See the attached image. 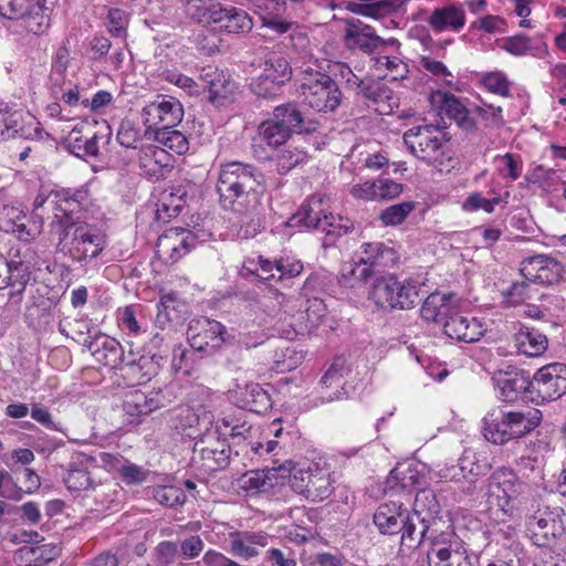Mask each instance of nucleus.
<instances>
[{
	"mask_svg": "<svg viewBox=\"0 0 566 566\" xmlns=\"http://www.w3.org/2000/svg\"><path fill=\"white\" fill-rule=\"evenodd\" d=\"M216 188L222 207L237 213L255 212L264 192L262 175L241 161L220 165Z\"/></svg>",
	"mask_w": 566,
	"mask_h": 566,
	"instance_id": "nucleus-1",
	"label": "nucleus"
},
{
	"mask_svg": "<svg viewBox=\"0 0 566 566\" xmlns=\"http://www.w3.org/2000/svg\"><path fill=\"white\" fill-rule=\"evenodd\" d=\"M542 412L538 409L514 411L506 408H493L483 418L482 432L484 438L494 444L518 439L541 422Z\"/></svg>",
	"mask_w": 566,
	"mask_h": 566,
	"instance_id": "nucleus-2",
	"label": "nucleus"
},
{
	"mask_svg": "<svg viewBox=\"0 0 566 566\" xmlns=\"http://www.w3.org/2000/svg\"><path fill=\"white\" fill-rule=\"evenodd\" d=\"M530 491L528 483L521 480L512 469L500 467L488 480L486 502L490 507H496L504 515L513 517Z\"/></svg>",
	"mask_w": 566,
	"mask_h": 566,
	"instance_id": "nucleus-3",
	"label": "nucleus"
},
{
	"mask_svg": "<svg viewBox=\"0 0 566 566\" xmlns=\"http://www.w3.org/2000/svg\"><path fill=\"white\" fill-rule=\"evenodd\" d=\"M284 474L290 476L292 489L306 500L318 502L333 492V482L328 469L316 462L293 463L286 461L281 465Z\"/></svg>",
	"mask_w": 566,
	"mask_h": 566,
	"instance_id": "nucleus-4",
	"label": "nucleus"
},
{
	"mask_svg": "<svg viewBox=\"0 0 566 566\" xmlns=\"http://www.w3.org/2000/svg\"><path fill=\"white\" fill-rule=\"evenodd\" d=\"M403 142L409 151L420 160L439 169H444L451 157L447 154L444 133L437 126L424 124L413 126L403 133Z\"/></svg>",
	"mask_w": 566,
	"mask_h": 566,
	"instance_id": "nucleus-5",
	"label": "nucleus"
},
{
	"mask_svg": "<svg viewBox=\"0 0 566 566\" xmlns=\"http://www.w3.org/2000/svg\"><path fill=\"white\" fill-rule=\"evenodd\" d=\"M419 289L420 283L415 279L399 280L390 275L373 284L368 298L382 310H410L419 301Z\"/></svg>",
	"mask_w": 566,
	"mask_h": 566,
	"instance_id": "nucleus-6",
	"label": "nucleus"
},
{
	"mask_svg": "<svg viewBox=\"0 0 566 566\" xmlns=\"http://www.w3.org/2000/svg\"><path fill=\"white\" fill-rule=\"evenodd\" d=\"M300 94L304 103L317 112L334 111L340 102L337 84L328 75L312 67L302 71Z\"/></svg>",
	"mask_w": 566,
	"mask_h": 566,
	"instance_id": "nucleus-7",
	"label": "nucleus"
},
{
	"mask_svg": "<svg viewBox=\"0 0 566 566\" xmlns=\"http://www.w3.org/2000/svg\"><path fill=\"white\" fill-rule=\"evenodd\" d=\"M291 75L292 67L283 53L271 51L264 55L259 74L252 80L251 88L258 96H272L291 78Z\"/></svg>",
	"mask_w": 566,
	"mask_h": 566,
	"instance_id": "nucleus-8",
	"label": "nucleus"
},
{
	"mask_svg": "<svg viewBox=\"0 0 566 566\" xmlns=\"http://www.w3.org/2000/svg\"><path fill=\"white\" fill-rule=\"evenodd\" d=\"M84 192L70 189L42 186L34 198L33 209L48 207L53 212V218L63 227L81 208Z\"/></svg>",
	"mask_w": 566,
	"mask_h": 566,
	"instance_id": "nucleus-9",
	"label": "nucleus"
},
{
	"mask_svg": "<svg viewBox=\"0 0 566 566\" xmlns=\"http://www.w3.org/2000/svg\"><path fill=\"white\" fill-rule=\"evenodd\" d=\"M0 15L22 19L24 28L34 34L43 33L50 25V9L44 0H0Z\"/></svg>",
	"mask_w": 566,
	"mask_h": 566,
	"instance_id": "nucleus-10",
	"label": "nucleus"
},
{
	"mask_svg": "<svg viewBox=\"0 0 566 566\" xmlns=\"http://www.w3.org/2000/svg\"><path fill=\"white\" fill-rule=\"evenodd\" d=\"M564 511L560 507L544 506L527 518L526 531L538 547H548L564 534Z\"/></svg>",
	"mask_w": 566,
	"mask_h": 566,
	"instance_id": "nucleus-11",
	"label": "nucleus"
},
{
	"mask_svg": "<svg viewBox=\"0 0 566 566\" xmlns=\"http://www.w3.org/2000/svg\"><path fill=\"white\" fill-rule=\"evenodd\" d=\"M566 394V365L553 363L537 369L531 378V400L539 403Z\"/></svg>",
	"mask_w": 566,
	"mask_h": 566,
	"instance_id": "nucleus-12",
	"label": "nucleus"
},
{
	"mask_svg": "<svg viewBox=\"0 0 566 566\" xmlns=\"http://www.w3.org/2000/svg\"><path fill=\"white\" fill-rule=\"evenodd\" d=\"M427 558L429 566H475L474 557L468 554L453 533H441L436 536Z\"/></svg>",
	"mask_w": 566,
	"mask_h": 566,
	"instance_id": "nucleus-13",
	"label": "nucleus"
},
{
	"mask_svg": "<svg viewBox=\"0 0 566 566\" xmlns=\"http://www.w3.org/2000/svg\"><path fill=\"white\" fill-rule=\"evenodd\" d=\"M182 117L181 103L170 96H157L142 109V118L147 130H154V133L163 128H174Z\"/></svg>",
	"mask_w": 566,
	"mask_h": 566,
	"instance_id": "nucleus-14",
	"label": "nucleus"
},
{
	"mask_svg": "<svg viewBox=\"0 0 566 566\" xmlns=\"http://www.w3.org/2000/svg\"><path fill=\"white\" fill-rule=\"evenodd\" d=\"M187 338L195 350L213 353L227 342L228 332L218 321L199 317L190 321Z\"/></svg>",
	"mask_w": 566,
	"mask_h": 566,
	"instance_id": "nucleus-15",
	"label": "nucleus"
},
{
	"mask_svg": "<svg viewBox=\"0 0 566 566\" xmlns=\"http://www.w3.org/2000/svg\"><path fill=\"white\" fill-rule=\"evenodd\" d=\"M243 268L263 281H270L276 277L277 280L292 279L300 275L303 271L302 262L294 256H283L272 262L258 255L244 261Z\"/></svg>",
	"mask_w": 566,
	"mask_h": 566,
	"instance_id": "nucleus-16",
	"label": "nucleus"
},
{
	"mask_svg": "<svg viewBox=\"0 0 566 566\" xmlns=\"http://www.w3.org/2000/svg\"><path fill=\"white\" fill-rule=\"evenodd\" d=\"M427 467L423 463H400L394 468L385 482V492L390 494H411L426 488Z\"/></svg>",
	"mask_w": 566,
	"mask_h": 566,
	"instance_id": "nucleus-17",
	"label": "nucleus"
},
{
	"mask_svg": "<svg viewBox=\"0 0 566 566\" xmlns=\"http://www.w3.org/2000/svg\"><path fill=\"white\" fill-rule=\"evenodd\" d=\"M63 228V239L72 233L74 250L81 255V259H94L103 251L105 247L104 237L88 224L72 217L64 223Z\"/></svg>",
	"mask_w": 566,
	"mask_h": 566,
	"instance_id": "nucleus-18",
	"label": "nucleus"
},
{
	"mask_svg": "<svg viewBox=\"0 0 566 566\" xmlns=\"http://www.w3.org/2000/svg\"><path fill=\"white\" fill-rule=\"evenodd\" d=\"M520 271L527 281L539 284H554L560 280L564 266L551 255L537 254L524 259Z\"/></svg>",
	"mask_w": 566,
	"mask_h": 566,
	"instance_id": "nucleus-19",
	"label": "nucleus"
},
{
	"mask_svg": "<svg viewBox=\"0 0 566 566\" xmlns=\"http://www.w3.org/2000/svg\"><path fill=\"white\" fill-rule=\"evenodd\" d=\"M444 334L457 342L475 343L486 332L482 319L463 315L455 310L443 323Z\"/></svg>",
	"mask_w": 566,
	"mask_h": 566,
	"instance_id": "nucleus-20",
	"label": "nucleus"
},
{
	"mask_svg": "<svg viewBox=\"0 0 566 566\" xmlns=\"http://www.w3.org/2000/svg\"><path fill=\"white\" fill-rule=\"evenodd\" d=\"M290 137L286 130L268 119L260 124L256 136L253 138V154L260 160L273 158V153L284 146Z\"/></svg>",
	"mask_w": 566,
	"mask_h": 566,
	"instance_id": "nucleus-21",
	"label": "nucleus"
},
{
	"mask_svg": "<svg viewBox=\"0 0 566 566\" xmlns=\"http://www.w3.org/2000/svg\"><path fill=\"white\" fill-rule=\"evenodd\" d=\"M196 245V235L184 228L167 230L157 241V253L167 261L176 262Z\"/></svg>",
	"mask_w": 566,
	"mask_h": 566,
	"instance_id": "nucleus-22",
	"label": "nucleus"
},
{
	"mask_svg": "<svg viewBox=\"0 0 566 566\" xmlns=\"http://www.w3.org/2000/svg\"><path fill=\"white\" fill-rule=\"evenodd\" d=\"M493 380L500 398L504 401H514L523 391L531 396V379L522 369L513 366L499 369L494 373Z\"/></svg>",
	"mask_w": 566,
	"mask_h": 566,
	"instance_id": "nucleus-23",
	"label": "nucleus"
},
{
	"mask_svg": "<svg viewBox=\"0 0 566 566\" xmlns=\"http://www.w3.org/2000/svg\"><path fill=\"white\" fill-rule=\"evenodd\" d=\"M200 80L209 92L210 102L218 106L230 102L237 90V85L230 75L218 67L208 66L202 69Z\"/></svg>",
	"mask_w": 566,
	"mask_h": 566,
	"instance_id": "nucleus-24",
	"label": "nucleus"
},
{
	"mask_svg": "<svg viewBox=\"0 0 566 566\" xmlns=\"http://www.w3.org/2000/svg\"><path fill=\"white\" fill-rule=\"evenodd\" d=\"M329 198L326 196H313L310 200L302 205L301 208L294 213L286 222L291 228H312L319 230L324 214L329 209Z\"/></svg>",
	"mask_w": 566,
	"mask_h": 566,
	"instance_id": "nucleus-25",
	"label": "nucleus"
},
{
	"mask_svg": "<svg viewBox=\"0 0 566 566\" xmlns=\"http://www.w3.org/2000/svg\"><path fill=\"white\" fill-rule=\"evenodd\" d=\"M287 134H310L317 129V123L305 120L301 112L294 104H284L274 108L270 118Z\"/></svg>",
	"mask_w": 566,
	"mask_h": 566,
	"instance_id": "nucleus-26",
	"label": "nucleus"
},
{
	"mask_svg": "<svg viewBox=\"0 0 566 566\" xmlns=\"http://www.w3.org/2000/svg\"><path fill=\"white\" fill-rule=\"evenodd\" d=\"M408 511L402 503L390 501L378 506L374 523L381 534L392 535L401 531Z\"/></svg>",
	"mask_w": 566,
	"mask_h": 566,
	"instance_id": "nucleus-27",
	"label": "nucleus"
},
{
	"mask_svg": "<svg viewBox=\"0 0 566 566\" xmlns=\"http://www.w3.org/2000/svg\"><path fill=\"white\" fill-rule=\"evenodd\" d=\"M269 544V536L263 532L230 533L229 552L242 559H251L260 554V549Z\"/></svg>",
	"mask_w": 566,
	"mask_h": 566,
	"instance_id": "nucleus-28",
	"label": "nucleus"
},
{
	"mask_svg": "<svg viewBox=\"0 0 566 566\" xmlns=\"http://www.w3.org/2000/svg\"><path fill=\"white\" fill-rule=\"evenodd\" d=\"M359 94L370 101L375 111L380 115H389L399 106L398 97H396L390 88L380 82L359 81Z\"/></svg>",
	"mask_w": 566,
	"mask_h": 566,
	"instance_id": "nucleus-29",
	"label": "nucleus"
},
{
	"mask_svg": "<svg viewBox=\"0 0 566 566\" xmlns=\"http://www.w3.org/2000/svg\"><path fill=\"white\" fill-rule=\"evenodd\" d=\"M217 14L212 25H217L221 32L240 34L248 33L253 28V20L249 13L237 7L221 3Z\"/></svg>",
	"mask_w": 566,
	"mask_h": 566,
	"instance_id": "nucleus-30",
	"label": "nucleus"
},
{
	"mask_svg": "<svg viewBox=\"0 0 566 566\" xmlns=\"http://www.w3.org/2000/svg\"><path fill=\"white\" fill-rule=\"evenodd\" d=\"M231 392L235 403L242 409L259 413L271 406L270 396L256 382L237 384Z\"/></svg>",
	"mask_w": 566,
	"mask_h": 566,
	"instance_id": "nucleus-31",
	"label": "nucleus"
},
{
	"mask_svg": "<svg viewBox=\"0 0 566 566\" xmlns=\"http://www.w3.org/2000/svg\"><path fill=\"white\" fill-rule=\"evenodd\" d=\"M216 434L214 432L213 434L209 433L206 439H214ZM206 443L207 441L203 439L195 443V452L200 453L203 467L210 471L224 468L229 462L230 447L224 441L220 440L210 441L208 444Z\"/></svg>",
	"mask_w": 566,
	"mask_h": 566,
	"instance_id": "nucleus-32",
	"label": "nucleus"
},
{
	"mask_svg": "<svg viewBox=\"0 0 566 566\" xmlns=\"http://www.w3.org/2000/svg\"><path fill=\"white\" fill-rule=\"evenodd\" d=\"M219 436H229L233 440L248 441V446L260 434V427L250 423L243 412L233 417H224L217 421L216 431Z\"/></svg>",
	"mask_w": 566,
	"mask_h": 566,
	"instance_id": "nucleus-33",
	"label": "nucleus"
},
{
	"mask_svg": "<svg viewBox=\"0 0 566 566\" xmlns=\"http://www.w3.org/2000/svg\"><path fill=\"white\" fill-rule=\"evenodd\" d=\"M279 473L284 478V470L279 468H268L266 470H252L244 473L239 479V486L250 494L268 492L277 484Z\"/></svg>",
	"mask_w": 566,
	"mask_h": 566,
	"instance_id": "nucleus-34",
	"label": "nucleus"
},
{
	"mask_svg": "<svg viewBox=\"0 0 566 566\" xmlns=\"http://www.w3.org/2000/svg\"><path fill=\"white\" fill-rule=\"evenodd\" d=\"M428 23L437 32H459L465 24V12L457 4L437 8L429 17Z\"/></svg>",
	"mask_w": 566,
	"mask_h": 566,
	"instance_id": "nucleus-35",
	"label": "nucleus"
},
{
	"mask_svg": "<svg viewBox=\"0 0 566 566\" xmlns=\"http://www.w3.org/2000/svg\"><path fill=\"white\" fill-rule=\"evenodd\" d=\"M514 346L520 354L528 357H538L547 350L548 339L538 329L521 326L514 334Z\"/></svg>",
	"mask_w": 566,
	"mask_h": 566,
	"instance_id": "nucleus-36",
	"label": "nucleus"
},
{
	"mask_svg": "<svg viewBox=\"0 0 566 566\" xmlns=\"http://www.w3.org/2000/svg\"><path fill=\"white\" fill-rule=\"evenodd\" d=\"M137 157L140 169L149 177L163 176L164 170L169 166V156L166 149L157 145L142 146Z\"/></svg>",
	"mask_w": 566,
	"mask_h": 566,
	"instance_id": "nucleus-37",
	"label": "nucleus"
},
{
	"mask_svg": "<svg viewBox=\"0 0 566 566\" xmlns=\"http://www.w3.org/2000/svg\"><path fill=\"white\" fill-rule=\"evenodd\" d=\"M452 294L432 293L423 302L420 313L428 322H443L454 311Z\"/></svg>",
	"mask_w": 566,
	"mask_h": 566,
	"instance_id": "nucleus-38",
	"label": "nucleus"
},
{
	"mask_svg": "<svg viewBox=\"0 0 566 566\" xmlns=\"http://www.w3.org/2000/svg\"><path fill=\"white\" fill-rule=\"evenodd\" d=\"M221 2L219 0H182L186 18L191 22L212 25Z\"/></svg>",
	"mask_w": 566,
	"mask_h": 566,
	"instance_id": "nucleus-39",
	"label": "nucleus"
},
{
	"mask_svg": "<svg viewBox=\"0 0 566 566\" xmlns=\"http://www.w3.org/2000/svg\"><path fill=\"white\" fill-rule=\"evenodd\" d=\"M349 373L346 360L342 357L336 358L329 368L326 370L321 379V385L326 389H335L333 392L327 394L323 399L325 401H333L340 399L343 396L344 377Z\"/></svg>",
	"mask_w": 566,
	"mask_h": 566,
	"instance_id": "nucleus-40",
	"label": "nucleus"
},
{
	"mask_svg": "<svg viewBox=\"0 0 566 566\" xmlns=\"http://www.w3.org/2000/svg\"><path fill=\"white\" fill-rule=\"evenodd\" d=\"M158 407L159 403L154 397L139 390L129 392L123 403V409L130 418V422L138 421L140 417L149 415Z\"/></svg>",
	"mask_w": 566,
	"mask_h": 566,
	"instance_id": "nucleus-41",
	"label": "nucleus"
},
{
	"mask_svg": "<svg viewBox=\"0 0 566 566\" xmlns=\"http://www.w3.org/2000/svg\"><path fill=\"white\" fill-rule=\"evenodd\" d=\"M92 354L96 361L115 367L122 357V345L115 338L98 336L91 345Z\"/></svg>",
	"mask_w": 566,
	"mask_h": 566,
	"instance_id": "nucleus-42",
	"label": "nucleus"
},
{
	"mask_svg": "<svg viewBox=\"0 0 566 566\" xmlns=\"http://www.w3.org/2000/svg\"><path fill=\"white\" fill-rule=\"evenodd\" d=\"M373 274L370 265L364 263L363 259L356 255L353 260L342 265L339 273V282L346 287H356L364 284Z\"/></svg>",
	"mask_w": 566,
	"mask_h": 566,
	"instance_id": "nucleus-43",
	"label": "nucleus"
},
{
	"mask_svg": "<svg viewBox=\"0 0 566 566\" xmlns=\"http://www.w3.org/2000/svg\"><path fill=\"white\" fill-rule=\"evenodd\" d=\"M500 46L509 54L517 57L525 55L539 56L545 51V45H534L532 39L523 33L502 39Z\"/></svg>",
	"mask_w": 566,
	"mask_h": 566,
	"instance_id": "nucleus-44",
	"label": "nucleus"
},
{
	"mask_svg": "<svg viewBox=\"0 0 566 566\" xmlns=\"http://www.w3.org/2000/svg\"><path fill=\"white\" fill-rule=\"evenodd\" d=\"M265 442L251 441L250 448L254 454L264 457L266 454H277V451L282 449L281 442L277 440L283 434V426L280 419L273 420L265 429Z\"/></svg>",
	"mask_w": 566,
	"mask_h": 566,
	"instance_id": "nucleus-45",
	"label": "nucleus"
},
{
	"mask_svg": "<svg viewBox=\"0 0 566 566\" xmlns=\"http://www.w3.org/2000/svg\"><path fill=\"white\" fill-rule=\"evenodd\" d=\"M439 513V503L432 491L420 489L415 497L413 515L419 523H431Z\"/></svg>",
	"mask_w": 566,
	"mask_h": 566,
	"instance_id": "nucleus-46",
	"label": "nucleus"
},
{
	"mask_svg": "<svg viewBox=\"0 0 566 566\" xmlns=\"http://www.w3.org/2000/svg\"><path fill=\"white\" fill-rule=\"evenodd\" d=\"M459 469H461V480L468 483V486L463 488V491L468 494H472L476 486L475 482L478 476L484 473L485 464L481 463L474 453L465 451L459 459Z\"/></svg>",
	"mask_w": 566,
	"mask_h": 566,
	"instance_id": "nucleus-47",
	"label": "nucleus"
},
{
	"mask_svg": "<svg viewBox=\"0 0 566 566\" xmlns=\"http://www.w3.org/2000/svg\"><path fill=\"white\" fill-rule=\"evenodd\" d=\"M103 458L104 462L108 465V470L116 471L125 483L140 484L145 481L147 474L140 467L111 454H104Z\"/></svg>",
	"mask_w": 566,
	"mask_h": 566,
	"instance_id": "nucleus-48",
	"label": "nucleus"
},
{
	"mask_svg": "<svg viewBox=\"0 0 566 566\" xmlns=\"http://www.w3.org/2000/svg\"><path fill=\"white\" fill-rule=\"evenodd\" d=\"M305 158L306 153L304 149L286 143L273 153V158H269L268 160L275 161L279 172L285 174L304 161Z\"/></svg>",
	"mask_w": 566,
	"mask_h": 566,
	"instance_id": "nucleus-49",
	"label": "nucleus"
},
{
	"mask_svg": "<svg viewBox=\"0 0 566 566\" xmlns=\"http://www.w3.org/2000/svg\"><path fill=\"white\" fill-rule=\"evenodd\" d=\"M374 67L379 73L384 72V77L391 81L403 80L409 73L407 63L398 56H376L374 57Z\"/></svg>",
	"mask_w": 566,
	"mask_h": 566,
	"instance_id": "nucleus-50",
	"label": "nucleus"
},
{
	"mask_svg": "<svg viewBox=\"0 0 566 566\" xmlns=\"http://www.w3.org/2000/svg\"><path fill=\"white\" fill-rule=\"evenodd\" d=\"M21 114L11 111L4 103L0 102V140L10 139L17 135L30 136L20 126Z\"/></svg>",
	"mask_w": 566,
	"mask_h": 566,
	"instance_id": "nucleus-51",
	"label": "nucleus"
},
{
	"mask_svg": "<svg viewBox=\"0 0 566 566\" xmlns=\"http://www.w3.org/2000/svg\"><path fill=\"white\" fill-rule=\"evenodd\" d=\"M154 134L155 142L160 145L159 147L166 149V153L170 150L181 155L189 148L186 136L179 130L174 128H163Z\"/></svg>",
	"mask_w": 566,
	"mask_h": 566,
	"instance_id": "nucleus-52",
	"label": "nucleus"
},
{
	"mask_svg": "<svg viewBox=\"0 0 566 566\" xmlns=\"http://www.w3.org/2000/svg\"><path fill=\"white\" fill-rule=\"evenodd\" d=\"M71 62L70 50L65 44L59 46L52 57L50 85L60 86L66 78V71Z\"/></svg>",
	"mask_w": 566,
	"mask_h": 566,
	"instance_id": "nucleus-53",
	"label": "nucleus"
},
{
	"mask_svg": "<svg viewBox=\"0 0 566 566\" xmlns=\"http://www.w3.org/2000/svg\"><path fill=\"white\" fill-rule=\"evenodd\" d=\"M429 530V523H419L416 516L409 513L407 514V522L403 523L400 532L401 534V545L407 546L408 548L416 547L421 543L426 533Z\"/></svg>",
	"mask_w": 566,
	"mask_h": 566,
	"instance_id": "nucleus-54",
	"label": "nucleus"
},
{
	"mask_svg": "<svg viewBox=\"0 0 566 566\" xmlns=\"http://www.w3.org/2000/svg\"><path fill=\"white\" fill-rule=\"evenodd\" d=\"M187 191L182 186L170 187L161 192L159 207L169 218L180 213Z\"/></svg>",
	"mask_w": 566,
	"mask_h": 566,
	"instance_id": "nucleus-55",
	"label": "nucleus"
},
{
	"mask_svg": "<svg viewBox=\"0 0 566 566\" xmlns=\"http://www.w3.org/2000/svg\"><path fill=\"white\" fill-rule=\"evenodd\" d=\"M303 359V350H298L291 345L276 349L274 354V365L280 373H286L297 368Z\"/></svg>",
	"mask_w": 566,
	"mask_h": 566,
	"instance_id": "nucleus-56",
	"label": "nucleus"
},
{
	"mask_svg": "<svg viewBox=\"0 0 566 566\" xmlns=\"http://www.w3.org/2000/svg\"><path fill=\"white\" fill-rule=\"evenodd\" d=\"M358 259H363L364 263L370 265L373 270L376 265H380L386 259L392 255V250L381 242H368L360 247V251L355 254Z\"/></svg>",
	"mask_w": 566,
	"mask_h": 566,
	"instance_id": "nucleus-57",
	"label": "nucleus"
},
{
	"mask_svg": "<svg viewBox=\"0 0 566 566\" xmlns=\"http://www.w3.org/2000/svg\"><path fill=\"white\" fill-rule=\"evenodd\" d=\"M348 38L353 44L364 51H373L380 46L384 39L378 36L370 25L364 24L357 29L348 31Z\"/></svg>",
	"mask_w": 566,
	"mask_h": 566,
	"instance_id": "nucleus-58",
	"label": "nucleus"
},
{
	"mask_svg": "<svg viewBox=\"0 0 566 566\" xmlns=\"http://www.w3.org/2000/svg\"><path fill=\"white\" fill-rule=\"evenodd\" d=\"M119 327L129 336H138L146 332L145 324L138 318L134 306L119 308L117 312Z\"/></svg>",
	"mask_w": 566,
	"mask_h": 566,
	"instance_id": "nucleus-59",
	"label": "nucleus"
},
{
	"mask_svg": "<svg viewBox=\"0 0 566 566\" xmlns=\"http://www.w3.org/2000/svg\"><path fill=\"white\" fill-rule=\"evenodd\" d=\"M50 90L51 95L55 99H61L65 105L70 107L81 105V101L83 99V88H81L77 84H72L71 82H67L66 78L64 80V83L60 86L50 85Z\"/></svg>",
	"mask_w": 566,
	"mask_h": 566,
	"instance_id": "nucleus-60",
	"label": "nucleus"
},
{
	"mask_svg": "<svg viewBox=\"0 0 566 566\" xmlns=\"http://www.w3.org/2000/svg\"><path fill=\"white\" fill-rule=\"evenodd\" d=\"M64 482L67 489L72 491L87 490L93 484L91 473L86 469L80 468L75 462L70 464Z\"/></svg>",
	"mask_w": 566,
	"mask_h": 566,
	"instance_id": "nucleus-61",
	"label": "nucleus"
},
{
	"mask_svg": "<svg viewBox=\"0 0 566 566\" xmlns=\"http://www.w3.org/2000/svg\"><path fill=\"white\" fill-rule=\"evenodd\" d=\"M496 169L499 174L506 179L517 180L523 170V163L520 157L512 154H505L495 157Z\"/></svg>",
	"mask_w": 566,
	"mask_h": 566,
	"instance_id": "nucleus-62",
	"label": "nucleus"
},
{
	"mask_svg": "<svg viewBox=\"0 0 566 566\" xmlns=\"http://www.w3.org/2000/svg\"><path fill=\"white\" fill-rule=\"evenodd\" d=\"M501 202L500 197H493L492 199H488L482 196L480 192L470 193L467 199L461 203V208L464 212H475L479 210H483L486 213H492Z\"/></svg>",
	"mask_w": 566,
	"mask_h": 566,
	"instance_id": "nucleus-63",
	"label": "nucleus"
},
{
	"mask_svg": "<svg viewBox=\"0 0 566 566\" xmlns=\"http://www.w3.org/2000/svg\"><path fill=\"white\" fill-rule=\"evenodd\" d=\"M413 209V202L403 201L386 208L381 212L380 219L386 226H397L400 224Z\"/></svg>",
	"mask_w": 566,
	"mask_h": 566,
	"instance_id": "nucleus-64",
	"label": "nucleus"
}]
</instances>
